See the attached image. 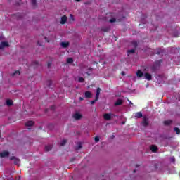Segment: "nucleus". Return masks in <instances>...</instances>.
Masks as SVG:
<instances>
[{
	"mask_svg": "<svg viewBox=\"0 0 180 180\" xmlns=\"http://www.w3.org/2000/svg\"><path fill=\"white\" fill-rule=\"evenodd\" d=\"M134 53V49H131V50H129L128 51V55L130 54V53Z\"/></svg>",
	"mask_w": 180,
	"mask_h": 180,
	"instance_id": "obj_26",
	"label": "nucleus"
},
{
	"mask_svg": "<svg viewBox=\"0 0 180 180\" xmlns=\"http://www.w3.org/2000/svg\"><path fill=\"white\" fill-rule=\"evenodd\" d=\"M96 102V99H95V101H91V105H95Z\"/></svg>",
	"mask_w": 180,
	"mask_h": 180,
	"instance_id": "obj_29",
	"label": "nucleus"
},
{
	"mask_svg": "<svg viewBox=\"0 0 180 180\" xmlns=\"http://www.w3.org/2000/svg\"><path fill=\"white\" fill-rule=\"evenodd\" d=\"M10 160L11 161H14V164H16V165H19V164H20V160L16 158V157L15 156H12L11 158H10Z\"/></svg>",
	"mask_w": 180,
	"mask_h": 180,
	"instance_id": "obj_3",
	"label": "nucleus"
},
{
	"mask_svg": "<svg viewBox=\"0 0 180 180\" xmlns=\"http://www.w3.org/2000/svg\"><path fill=\"white\" fill-rule=\"evenodd\" d=\"M73 117L75 119V120H79V119L82 118V115L79 112H76L74 113Z\"/></svg>",
	"mask_w": 180,
	"mask_h": 180,
	"instance_id": "obj_1",
	"label": "nucleus"
},
{
	"mask_svg": "<svg viewBox=\"0 0 180 180\" xmlns=\"http://www.w3.org/2000/svg\"><path fill=\"white\" fill-rule=\"evenodd\" d=\"M75 20V18H74V15H72V14L70 15V22H72Z\"/></svg>",
	"mask_w": 180,
	"mask_h": 180,
	"instance_id": "obj_20",
	"label": "nucleus"
},
{
	"mask_svg": "<svg viewBox=\"0 0 180 180\" xmlns=\"http://www.w3.org/2000/svg\"><path fill=\"white\" fill-rule=\"evenodd\" d=\"M85 98H92V93L91 91H86L84 93Z\"/></svg>",
	"mask_w": 180,
	"mask_h": 180,
	"instance_id": "obj_12",
	"label": "nucleus"
},
{
	"mask_svg": "<svg viewBox=\"0 0 180 180\" xmlns=\"http://www.w3.org/2000/svg\"><path fill=\"white\" fill-rule=\"evenodd\" d=\"M143 77L145 79H147V81H151L153 79V76L150 73H144Z\"/></svg>",
	"mask_w": 180,
	"mask_h": 180,
	"instance_id": "obj_6",
	"label": "nucleus"
},
{
	"mask_svg": "<svg viewBox=\"0 0 180 180\" xmlns=\"http://www.w3.org/2000/svg\"><path fill=\"white\" fill-rule=\"evenodd\" d=\"M0 157H1V158H5L6 157H9V152L4 150V151L0 153Z\"/></svg>",
	"mask_w": 180,
	"mask_h": 180,
	"instance_id": "obj_2",
	"label": "nucleus"
},
{
	"mask_svg": "<svg viewBox=\"0 0 180 180\" xmlns=\"http://www.w3.org/2000/svg\"><path fill=\"white\" fill-rule=\"evenodd\" d=\"M135 117H136V119H140V117H143V113H141V112H136Z\"/></svg>",
	"mask_w": 180,
	"mask_h": 180,
	"instance_id": "obj_13",
	"label": "nucleus"
},
{
	"mask_svg": "<svg viewBox=\"0 0 180 180\" xmlns=\"http://www.w3.org/2000/svg\"><path fill=\"white\" fill-rule=\"evenodd\" d=\"M122 124H124V122H122Z\"/></svg>",
	"mask_w": 180,
	"mask_h": 180,
	"instance_id": "obj_38",
	"label": "nucleus"
},
{
	"mask_svg": "<svg viewBox=\"0 0 180 180\" xmlns=\"http://www.w3.org/2000/svg\"><path fill=\"white\" fill-rule=\"evenodd\" d=\"M112 116H113V114H104L103 117L105 120H110L112 119Z\"/></svg>",
	"mask_w": 180,
	"mask_h": 180,
	"instance_id": "obj_9",
	"label": "nucleus"
},
{
	"mask_svg": "<svg viewBox=\"0 0 180 180\" xmlns=\"http://www.w3.org/2000/svg\"><path fill=\"white\" fill-rule=\"evenodd\" d=\"M150 150L153 153H155V151H157V150H158V148H157V146L155 145H152L150 146Z\"/></svg>",
	"mask_w": 180,
	"mask_h": 180,
	"instance_id": "obj_14",
	"label": "nucleus"
},
{
	"mask_svg": "<svg viewBox=\"0 0 180 180\" xmlns=\"http://www.w3.org/2000/svg\"><path fill=\"white\" fill-rule=\"evenodd\" d=\"M122 103H123V101L122 99H118L115 102V106H119V105H122Z\"/></svg>",
	"mask_w": 180,
	"mask_h": 180,
	"instance_id": "obj_16",
	"label": "nucleus"
},
{
	"mask_svg": "<svg viewBox=\"0 0 180 180\" xmlns=\"http://www.w3.org/2000/svg\"><path fill=\"white\" fill-rule=\"evenodd\" d=\"M5 47H9V43L8 42H1L0 44V50H2L4 49H5Z\"/></svg>",
	"mask_w": 180,
	"mask_h": 180,
	"instance_id": "obj_7",
	"label": "nucleus"
},
{
	"mask_svg": "<svg viewBox=\"0 0 180 180\" xmlns=\"http://www.w3.org/2000/svg\"><path fill=\"white\" fill-rule=\"evenodd\" d=\"M174 131H176V134H180V129L178 127L174 128Z\"/></svg>",
	"mask_w": 180,
	"mask_h": 180,
	"instance_id": "obj_22",
	"label": "nucleus"
},
{
	"mask_svg": "<svg viewBox=\"0 0 180 180\" xmlns=\"http://www.w3.org/2000/svg\"><path fill=\"white\" fill-rule=\"evenodd\" d=\"M53 148V146L51 145H48L45 146V151H50Z\"/></svg>",
	"mask_w": 180,
	"mask_h": 180,
	"instance_id": "obj_19",
	"label": "nucleus"
},
{
	"mask_svg": "<svg viewBox=\"0 0 180 180\" xmlns=\"http://www.w3.org/2000/svg\"><path fill=\"white\" fill-rule=\"evenodd\" d=\"M76 1V2H79V1H81V0H75Z\"/></svg>",
	"mask_w": 180,
	"mask_h": 180,
	"instance_id": "obj_36",
	"label": "nucleus"
},
{
	"mask_svg": "<svg viewBox=\"0 0 180 180\" xmlns=\"http://www.w3.org/2000/svg\"><path fill=\"white\" fill-rule=\"evenodd\" d=\"M96 143H98V141H99V138L98 136H96L94 139Z\"/></svg>",
	"mask_w": 180,
	"mask_h": 180,
	"instance_id": "obj_28",
	"label": "nucleus"
},
{
	"mask_svg": "<svg viewBox=\"0 0 180 180\" xmlns=\"http://www.w3.org/2000/svg\"><path fill=\"white\" fill-rule=\"evenodd\" d=\"M172 123V121L171 120H168L165 121V124L166 126H168V124H171Z\"/></svg>",
	"mask_w": 180,
	"mask_h": 180,
	"instance_id": "obj_21",
	"label": "nucleus"
},
{
	"mask_svg": "<svg viewBox=\"0 0 180 180\" xmlns=\"http://www.w3.org/2000/svg\"><path fill=\"white\" fill-rule=\"evenodd\" d=\"M110 23H113V22H116V19H115V18H111V19L110 20Z\"/></svg>",
	"mask_w": 180,
	"mask_h": 180,
	"instance_id": "obj_25",
	"label": "nucleus"
},
{
	"mask_svg": "<svg viewBox=\"0 0 180 180\" xmlns=\"http://www.w3.org/2000/svg\"><path fill=\"white\" fill-rule=\"evenodd\" d=\"M171 161H172V162H175V158H174V157L171 158Z\"/></svg>",
	"mask_w": 180,
	"mask_h": 180,
	"instance_id": "obj_32",
	"label": "nucleus"
},
{
	"mask_svg": "<svg viewBox=\"0 0 180 180\" xmlns=\"http://www.w3.org/2000/svg\"><path fill=\"white\" fill-rule=\"evenodd\" d=\"M91 70L92 69L89 68H88L87 67H85L81 69L82 74H88V75H89V71H91Z\"/></svg>",
	"mask_w": 180,
	"mask_h": 180,
	"instance_id": "obj_4",
	"label": "nucleus"
},
{
	"mask_svg": "<svg viewBox=\"0 0 180 180\" xmlns=\"http://www.w3.org/2000/svg\"><path fill=\"white\" fill-rule=\"evenodd\" d=\"M32 5H36V0H31Z\"/></svg>",
	"mask_w": 180,
	"mask_h": 180,
	"instance_id": "obj_30",
	"label": "nucleus"
},
{
	"mask_svg": "<svg viewBox=\"0 0 180 180\" xmlns=\"http://www.w3.org/2000/svg\"><path fill=\"white\" fill-rule=\"evenodd\" d=\"M143 126H148V119L145 118L143 119V121L142 122Z\"/></svg>",
	"mask_w": 180,
	"mask_h": 180,
	"instance_id": "obj_17",
	"label": "nucleus"
},
{
	"mask_svg": "<svg viewBox=\"0 0 180 180\" xmlns=\"http://www.w3.org/2000/svg\"><path fill=\"white\" fill-rule=\"evenodd\" d=\"M72 58H69L68 59V60H67V63H68V64H71L72 63Z\"/></svg>",
	"mask_w": 180,
	"mask_h": 180,
	"instance_id": "obj_23",
	"label": "nucleus"
},
{
	"mask_svg": "<svg viewBox=\"0 0 180 180\" xmlns=\"http://www.w3.org/2000/svg\"><path fill=\"white\" fill-rule=\"evenodd\" d=\"M130 105H133V103H131V101H129Z\"/></svg>",
	"mask_w": 180,
	"mask_h": 180,
	"instance_id": "obj_35",
	"label": "nucleus"
},
{
	"mask_svg": "<svg viewBox=\"0 0 180 180\" xmlns=\"http://www.w3.org/2000/svg\"><path fill=\"white\" fill-rule=\"evenodd\" d=\"M65 143H67V140L63 139L61 142H60V146H64L65 144Z\"/></svg>",
	"mask_w": 180,
	"mask_h": 180,
	"instance_id": "obj_24",
	"label": "nucleus"
},
{
	"mask_svg": "<svg viewBox=\"0 0 180 180\" xmlns=\"http://www.w3.org/2000/svg\"><path fill=\"white\" fill-rule=\"evenodd\" d=\"M38 44H39V46H42V44H39V42H38Z\"/></svg>",
	"mask_w": 180,
	"mask_h": 180,
	"instance_id": "obj_37",
	"label": "nucleus"
},
{
	"mask_svg": "<svg viewBox=\"0 0 180 180\" xmlns=\"http://www.w3.org/2000/svg\"><path fill=\"white\" fill-rule=\"evenodd\" d=\"M33 124H34V122H33V121H28L26 122L25 126H27V127H30L33 126Z\"/></svg>",
	"mask_w": 180,
	"mask_h": 180,
	"instance_id": "obj_15",
	"label": "nucleus"
},
{
	"mask_svg": "<svg viewBox=\"0 0 180 180\" xmlns=\"http://www.w3.org/2000/svg\"><path fill=\"white\" fill-rule=\"evenodd\" d=\"M60 46L63 49H67V47H68V46H70V42H68V41H63V42L60 43Z\"/></svg>",
	"mask_w": 180,
	"mask_h": 180,
	"instance_id": "obj_8",
	"label": "nucleus"
},
{
	"mask_svg": "<svg viewBox=\"0 0 180 180\" xmlns=\"http://www.w3.org/2000/svg\"><path fill=\"white\" fill-rule=\"evenodd\" d=\"M122 75H123V76H124V75H126V74H124V72H122Z\"/></svg>",
	"mask_w": 180,
	"mask_h": 180,
	"instance_id": "obj_33",
	"label": "nucleus"
},
{
	"mask_svg": "<svg viewBox=\"0 0 180 180\" xmlns=\"http://www.w3.org/2000/svg\"><path fill=\"white\" fill-rule=\"evenodd\" d=\"M78 81H79V82H84V78L83 77H79Z\"/></svg>",
	"mask_w": 180,
	"mask_h": 180,
	"instance_id": "obj_27",
	"label": "nucleus"
},
{
	"mask_svg": "<svg viewBox=\"0 0 180 180\" xmlns=\"http://www.w3.org/2000/svg\"><path fill=\"white\" fill-rule=\"evenodd\" d=\"M99 95H101V88H97L96 92V101H98L99 99Z\"/></svg>",
	"mask_w": 180,
	"mask_h": 180,
	"instance_id": "obj_10",
	"label": "nucleus"
},
{
	"mask_svg": "<svg viewBox=\"0 0 180 180\" xmlns=\"http://www.w3.org/2000/svg\"><path fill=\"white\" fill-rule=\"evenodd\" d=\"M6 105L7 106H12V105H13V101L12 100H7Z\"/></svg>",
	"mask_w": 180,
	"mask_h": 180,
	"instance_id": "obj_18",
	"label": "nucleus"
},
{
	"mask_svg": "<svg viewBox=\"0 0 180 180\" xmlns=\"http://www.w3.org/2000/svg\"><path fill=\"white\" fill-rule=\"evenodd\" d=\"M16 74H18L19 75V74H20V72H19V70L16 71L13 75H16Z\"/></svg>",
	"mask_w": 180,
	"mask_h": 180,
	"instance_id": "obj_31",
	"label": "nucleus"
},
{
	"mask_svg": "<svg viewBox=\"0 0 180 180\" xmlns=\"http://www.w3.org/2000/svg\"><path fill=\"white\" fill-rule=\"evenodd\" d=\"M143 75H144V73H143L141 70H138L136 72V77H138V78H141V77H143Z\"/></svg>",
	"mask_w": 180,
	"mask_h": 180,
	"instance_id": "obj_11",
	"label": "nucleus"
},
{
	"mask_svg": "<svg viewBox=\"0 0 180 180\" xmlns=\"http://www.w3.org/2000/svg\"><path fill=\"white\" fill-rule=\"evenodd\" d=\"M68 19V18H67L66 15L62 16L60 18V25H65V23H67Z\"/></svg>",
	"mask_w": 180,
	"mask_h": 180,
	"instance_id": "obj_5",
	"label": "nucleus"
},
{
	"mask_svg": "<svg viewBox=\"0 0 180 180\" xmlns=\"http://www.w3.org/2000/svg\"><path fill=\"white\" fill-rule=\"evenodd\" d=\"M79 99V101H84V98H82V97H80Z\"/></svg>",
	"mask_w": 180,
	"mask_h": 180,
	"instance_id": "obj_34",
	"label": "nucleus"
}]
</instances>
